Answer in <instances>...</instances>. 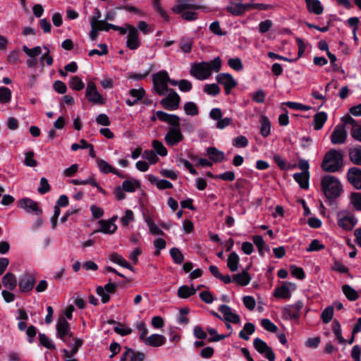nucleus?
Wrapping results in <instances>:
<instances>
[{
	"instance_id": "1",
	"label": "nucleus",
	"mask_w": 361,
	"mask_h": 361,
	"mask_svg": "<svg viewBox=\"0 0 361 361\" xmlns=\"http://www.w3.org/2000/svg\"><path fill=\"white\" fill-rule=\"evenodd\" d=\"M158 119L168 123L170 127L166 133L164 140L169 146H175L182 142L184 136L180 130V118L176 114H169L162 111H157Z\"/></svg>"
},
{
	"instance_id": "2",
	"label": "nucleus",
	"mask_w": 361,
	"mask_h": 361,
	"mask_svg": "<svg viewBox=\"0 0 361 361\" xmlns=\"http://www.w3.org/2000/svg\"><path fill=\"white\" fill-rule=\"evenodd\" d=\"M221 68V60L216 57L209 62L195 63L190 69V74L199 80H204L212 75L213 72H219Z\"/></svg>"
},
{
	"instance_id": "3",
	"label": "nucleus",
	"mask_w": 361,
	"mask_h": 361,
	"mask_svg": "<svg viewBox=\"0 0 361 361\" xmlns=\"http://www.w3.org/2000/svg\"><path fill=\"white\" fill-rule=\"evenodd\" d=\"M343 166V155L341 151L331 149L323 159L321 167L323 171L330 173L339 171Z\"/></svg>"
},
{
	"instance_id": "4",
	"label": "nucleus",
	"mask_w": 361,
	"mask_h": 361,
	"mask_svg": "<svg viewBox=\"0 0 361 361\" xmlns=\"http://www.w3.org/2000/svg\"><path fill=\"white\" fill-rule=\"evenodd\" d=\"M322 190L328 199L338 197L342 191V185L339 180L334 176H324L321 182Z\"/></svg>"
},
{
	"instance_id": "5",
	"label": "nucleus",
	"mask_w": 361,
	"mask_h": 361,
	"mask_svg": "<svg viewBox=\"0 0 361 361\" xmlns=\"http://www.w3.org/2000/svg\"><path fill=\"white\" fill-rule=\"evenodd\" d=\"M168 80L169 76L166 71H161L153 75V84L156 92L164 96L168 92Z\"/></svg>"
},
{
	"instance_id": "6",
	"label": "nucleus",
	"mask_w": 361,
	"mask_h": 361,
	"mask_svg": "<svg viewBox=\"0 0 361 361\" xmlns=\"http://www.w3.org/2000/svg\"><path fill=\"white\" fill-rule=\"evenodd\" d=\"M338 224L342 228L350 231L357 224V219L354 215L346 210L341 211L337 214Z\"/></svg>"
},
{
	"instance_id": "7",
	"label": "nucleus",
	"mask_w": 361,
	"mask_h": 361,
	"mask_svg": "<svg viewBox=\"0 0 361 361\" xmlns=\"http://www.w3.org/2000/svg\"><path fill=\"white\" fill-rule=\"evenodd\" d=\"M302 307L303 302L302 301H297L293 305L284 307L282 310L283 318L285 319H298Z\"/></svg>"
},
{
	"instance_id": "8",
	"label": "nucleus",
	"mask_w": 361,
	"mask_h": 361,
	"mask_svg": "<svg viewBox=\"0 0 361 361\" xmlns=\"http://www.w3.org/2000/svg\"><path fill=\"white\" fill-rule=\"evenodd\" d=\"M180 102V96L175 91L171 90L166 97L160 101V104L165 109L174 111L178 108Z\"/></svg>"
},
{
	"instance_id": "9",
	"label": "nucleus",
	"mask_w": 361,
	"mask_h": 361,
	"mask_svg": "<svg viewBox=\"0 0 361 361\" xmlns=\"http://www.w3.org/2000/svg\"><path fill=\"white\" fill-rule=\"evenodd\" d=\"M296 289V285L291 282H283L281 286L275 288L274 295L278 298L288 300L291 293Z\"/></svg>"
},
{
	"instance_id": "10",
	"label": "nucleus",
	"mask_w": 361,
	"mask_h": 361,
	"mask_svg": "<svg viewBox=\"0 0 361 361\" xmlns=\"http://www.w3.org/2000/svg\"><path fill=\"white\" fill-rule=\"evenodd\" d=\"M345 123L338 124L335 126L331 135V142L334 145H341L345 142L348 133L345 130Z\"/></svg>"
},
{
	"instance_id": "11",
	"label": "nucleus",
	"mask_w": 361,
	"mask_h": 361,
	"mask_svg": "<svg viewBox=\"0 0 361 361\" xmlns=\"http://www.w3.org/2000/svg\"><path fill=\"white\" fill-rule=\"evenodd\" d=\"M86 97L90 102L98 104H103L105 99L99 93L96 85L92 81L87 82L86 88Z\"/></svg>"
},
{
	"instance_id": "12",
	"label": "nucleus",
	"mask_w": 361,
	"mask_h": 361,
	"mask_svg": "<svg viewBox=\"0 0 361 361\" xmlns=\"http://www.w3.org/2000/svg\"><path fill=\"white\" fill-rule=\"evenodd\" d=\"M140 45L139 34L137 28L132 25H128V32L126 37V46L131 50L138 49Z\"/></svg>"
},
{
	"instance_id": "13",
	"label": "nucleus",
	"mask_w": 361,
	"mask_h": 361,
	"mask_svg": "<svg viewBox=\"0 0 361 361\" xmlns=\"http://www.w3.org/2000/svg\"><path fill=\"white\" fill-rule=\"evenodd\" d=\"M18 207L27 213L41 214L42 209L39 207L37 203L30 198H23L18 201Z\"/></svg>"
},
{
	"instance_id": "14",
	"label": "nucleus",
	"mask_w": 361,
	"mask_h": 361,
	"mask_svg": "<svg viewBox=\"0 0 361 361\" xmlns=\"http://www.w3.org/2000/svg\"><path fill=\"white\" fill-rule=\"evenodd\" d=\"M253 345L255 349L269 361H274L275 354L273 350L267 345V344L259 338H256L253 341Z\"/></svg>"
},
{
	"instance_id": "15",
	"label": "nucleus",
	"mask_w": 361,
	"mask_h": 361,
	"mask_svg": "<svg viewBox=\"0 0 361 361\" xmlns=\"http://www.w3.org/2000/svg\"><path fill=\"white\" fill-rule=\"evenodd\" d=\"M216 81L224 86L226 94H229L231 90L237 85L236 80L229 73H220L216 77Z\"/></svg>"
},
{
	"instance_id": "16",
	"label": "nucleus",
	"mask_w": 361,
	"mask_h": 361,
	"mask_svg": "<svg viewBox=\"0 0 361 361\" xmlns=\"http://www.w3.org/2000/svg\"><path fill=\"white\" fill-rule=\"evenodd\" d=\"M202 8L199 4H193L190 0H178L172 10L176 13H181L187 10H197Z\"/></svg>"
},
{
	"instance_id": "17",
	"label": "nucleus",
	"mask_w": 361,
	"mask_h": 361,
	"mask_svg": "<svg viewBox=\"0 0 361 361\" xmlns=\"http://www.w3.org/2000/svg\"><path fill=\"white\" fill-rule=\"evenodd\" d=\"M347 178L350 184L356 189H361V169L352 167L348 169Z\"/></svg>"
},
{
	"instance_id": "18",
	"label": "nucleus",
	"mask_w": 361,
	"mask_h": 361,
	"mask_svg": "<svg viewBox=\"0 0 361 361\" xmlns=\"http://www.w3.org/2000/svg\"><path fill=\"white\" fill-rule=\"evenodd\" d=\"M219 310L223 314L224 320L233 324L240 322V317L229 306L222 305L219 307Z\"/></svg>"
},
{
	"instance_id": "19",
	"label": "nucleus",
	"mask_w": 361,
	"mask_h": 361,
	"mask_svg": "<svg viewBox=\"0 0 361 361\" xmlns=\"http://www.w3.org/2000/svg\"><path fill=\"white\" fill-rule=\"evenodd\" d=\"M145 355L142 352L135 351L130 348H126V351L122 354L121 361H144Z\"/></svg>"
},
{
	"instance_id": "20",
	"label": "nucleus",
	"mask_w": 361,
	"mask_h": 361,
	"mask_svg": "<svg viewBox=\"0 0 361 361\" xmlns=\"http://www.w3.org/2000/svg\"><path fill=\"white\" fill-rule=\"evenodd\" d=\"M56 330L60 338L64 342L66 341V336H71L69 324L64 317L59 319L56 324Z\"/></svg>"
},
{
	"instance_id": "21",
	"label": "nucleus",
	"mask_w": 361,
	"mask_h": 361,
	"mask_svg": "<svg viewBox=\"0 0 361 361\" xmlns=\"http://www.w3.org/2000/svg\"><path fill=\"white\" fill-rule=\"evenodd\" d=\"M99 228L95 230L93 233H103L105 234H114L117 230V226L116 224L109 222L108 220H99L98 221Z\"/></svg>"
},
{
	"instance_id": "22",
	"label": "nucleus",
	"mask_w": 361,
	"mask_h": 361,
	"mask_svg": "<svg viewBox=\"0 0 361 361\" xmlns=\"http://www.w3.org/2000/svg\"><path fill=\"white\" fill-rule=\"evenodd\" d=\"M345 123L351 126V136L359 142H361V124H358L357 121L350 116L344 119Z\"/></svg>"
},
{
	"instance_id": "23",
	"label": "nucleus",
	"mask_w": 361,
	"mask_h": 361,
	"mask_svg": "<svg viewBox=\"0 0 361 361\" xmlns=\"http://www.w3.org/2000/svg\"><path fill=\"white\" fill-rule=\"evenodd\" d=\"M166 338L164 336L159 334H153L147 336L144 341V343L150 347H160L166 343Z\"/></svg>"
},
{
	"instance_id": "24",
	"label": "nucleus",
	"mask_w": 361,
	"mask_h": 361,
	"mask_svg": "<svg viewBox=\"0 0 361 361\" xmlns=\"http://www.w3.org/2000/svg\"><path fill=\"white\" fill-rule=\"evenodd\" d=\"M145 91L142 87L138 89H131L129 91L130 98L126 99V103L128 106H134L138 101L143 98Z\"/></svg>"
},
{
	"instance_id": "25",
	"label": "nucleus",
	"mask_w": 361,
	"mask_h": 361,
	"mask_svg": "<svg viewBox=\"0 0 361 361\" xmlns=\"http://www.w3.org/2000/svg\"><path fill=\"white\" fill-rule=\"evenodd\" d=\"M35 283V279L33 276H25L19 281V289L22 293H27L33 288Z\"/></svg>"
},
{
	"instance_id": "26",
	"label": "nucleus",
	"mask_w": 361,
	"mask_h": 361,
	"mask_svg": "<svg viewBox=\"0 0 361 361\" xmlns=\"http://www.w3.org/2000/svg\"><path fill=\"white\" fill-rule=\"evenodd\" d=\"M2 283L6 289L13 290L17 286L16 276L11 272H7L2 278Z\"/></svg>"
},
{
	"instance_id": "27",
	"label": "nucleus",
	"mask_w": 361,
	"mask_h": 361,
	"mask_svg": "<svg viewBox=\"0 0 361 361\" xmlns=\"http://www.w3.org/2000/svg\"><path fill=\"white\" fill-rule=\"evenodd\" d=\"M250 281L251 277L247 271H243L233 276V281L242 286L248 285Z\"/></svg>"
},
{
	"instance_id": "28",
	"label": "nucleus",
	"mask_w": 361,
	"mask_h": 361,
	"mask_svg": "<svg viewBox=\"0 0 361 361\" xmlns=\"http://www.w3.org/2000/svg\"><path fill=\"white\" fill-rule=\"evenodd\" d=\"M307 8L310 13L320 15L324 11V8L319 0H305Z\"/></svg>"
},
{
	"instance_id": "29",
	"label": "nucleus",
	"mask_w": 361,
	"mask_h": 361,
	"mask_svg": "<svg viewBox=\"0 0 361 361\" xmlns=\"http://www.w3.org/2000/svg\"><path fill=\"white\" fill-rule=\"evenodd\" d=\"M207 155L214 162H221L224 159V153L216 147H210L207 149Z\"/></svg>"
},
{
	"instance_id": "30",
	"label": "nucleus",
	"mask_w": 361,
	"mask_h": 361,
	"mask_svg": "<svg viewBox=\"0 0 361 361\" xmlns=\"http://www.w3.org/2000/svg\"><path fill=\"white\" fill-rule=\"evenodd\" d=\"M252 241L258 249L259 254L261 256H264L265 252L269 251V247L264 243L263 238L261 235H254L252 237Z\"/></svg>"
},
{
	"instance_id": "31",
	"label": "nucleus",
	"mask_w": 361,
	"mask_h": 361,
	"mask_svg": "<svg viewBox=\"0 0 361 361\" xmlns=\"http://www.w3.org/2000/svg\"><path fill=\"white\" fill-rule=\"evenodd\" d=\"M240 257L235 252H232L227 259V267L231 271H236L238 269Z\"/></svg>"
},
{
	"instance_id": "32",
	"label": "nucleus",
	"mask_w": 361,
	"mask_h": 361,
	"mask_svg": "<svg viewBox=\"0 0 361 361\" xmlns=\"http://www.w3.org/2000/svg\"><path fill=\"white\" fill-rule=\"evenodd\" d=\"M327 120V114L324 111L319 112L314 116L313 126L314 129L319 130L322 128L324 124Z\"/></svg>"
},
{
	"instance_id": "33",
	"label": "nucleus",
	"mask_w": 361,
	"mask_h": 361,
	"mask_svg": "<svg viewBox=\"0 0 361 361\" xmlns=\"http://www.w3.org/2000/svg\"><path fill=\"white\" fill-rule=\"evenodd\" d=\"M293 178L301 188L307 190L309 188L310 174L305 173H295L293 175Z\"/></svg>"
},
{
	"instance_id": "34",
	"label": "nucleus",
	"mask_w": 361,
	"mask_h": 361,
	"mask_svg": "<svg viewBox=\"0 0 361 361\" xmlns=\"http://www.w3.org/2000/svg\"><path fill=\"white\" fill-rule=\"evenodd\" d=\"M140 186V183L136 179L126 180L122 183V188L127 192H134Z\"/></svg>"
},
{
	"instance_id": "35",
	"label": "nucleus",
	"mask_w": 361,
	"mask_h": 361,
	"mask_svg": "<svg viewBox=\"0 0 361 361\" xmlns=\"http://www.w3.org/2000/svg\"><path fill=\"white\" fill-rule=\"evenodd\" d=\"M109 259L122 267L133 270V267L128 263V262L118 253H112L109 256Z\"/></svg>"
},
{
	"instance_id": "36",
	"label": "nucleus",
	"mask_w": 361,
	"mask_h": 361,
	"mask_svg": "<svg viewBox=\"0 0 361 361\" xmlns=\"http://www.w3.org/2000/svg\"><path fill=\"white\" fill-rule=\"evenodd\" d=\"M349 158L353 164L361 165V147L351 148L349 150Z\"/></svg>"
},
{
	"instance_id": "37",
	"label": "nucleus",
	"mask_w": 361,
	"mask_h": 361,
	"mask_svg": "<svg viewBox=\"0 0 361 361\" xmlns=\"http://www.w3.org/2000/svg\"><path fill=\"white\" fill-rule=\"evenodd\" d=\"M152 146L157 155L166 157L168 154V150L161 142L154 140L152 142Z\"/></svg>"
},
{
	"instance_id": "38",
	"label": "nucleus",
	"mask_w": 361,
	"mask_h": 361,
	"mask_svg": "<svg viewBox=\"0 0 361 361\" xmlns=\"http://www.w3.org/2000/svg\"><path fill=\"white\" fill-rule=\"evenodd\" d=\"M241 6L243 13L247 11H250L252 9L267 10L271 8V6L269 4H264L247 3L241 4Z\"/></svg>"
},
{
	"instance_id": "39",
	"label": "nucleus",
	"mask_w": 361,
	"mask_h": 361,
	"mask_svg": "<svg viewBox=\"0 0 361 361\" xmlns=\"http://www.w3.org/2000/svg\"><path fill=\"white\" fill-rule=\"evenodd\" d=\"M255 325L252 323H246L244 325L243 330H241L239 333V337L244 340H249V336L255 332Z\"/></svg>"
},
{
	"instance_id": "40",
	"label": "nucleus",
	"mask_w": 361,
	"mask_h": 361,
	"mask_svg": "<svg viewBox=\"0 0 361 361\" xmlns=\"http://www.w3.org/2000/svg\"><path fill=\"white\" fill-rule=\"evenodd\" d=\"M145 221L148 226L149 233L152 235H164V233L162 230H161L157 225L154 224L152 219L150 217H145Z\"/></svg>"
},
{
	"instance_id": "41",
	"label": "nucleus",
	"mask_w": 361,
	"mask_h": 361,
	"mask_svg": "<svg viewBox=\"0 0 361 361\" xmlns=\"http://www.w3.org/2000/svg\"><path fill=\"white\" fill-rule=\"evenodd\" d=\"M196 289L192 286L188 287L187 286H182L178 290V296L180 298H188L190 296L195 294Z\"/></svg>"
},
{
	"instance_id": "42",
	"label": "nucleus",
	"mask_w": 361,
	"mask_h": 361,
	"mask_svg": "<svg viewBox=\"0 0 361 361\" xmlns=\"http://www.w3.org/2000/svg\"><path fill=\"white\" fill-rule=\"evenodd\" d=\"M142 157L152 165L157 164L159 160L156 153L151 149L145 150L142 154Z\"/></svg>"
},
{
	"instance_id": "43",
	"label": "nucleus",
	"mask_w": 361,
	"mask_h": 361,
	"mask_svg": "<svg viewBox=\"0 0 361 361\" xmlns=\"http://www.w3.org/2000/svg\"><path fill=\"white\" fill-rule=\"evenodd\" d=\"M185 114L188 116H197L199 114V109L197 104L193 102H188L183 106Z\"/></svg>"
},
{
	"instance_id": "44",
	"label": "nucleus",
	"mask_w": 361,
	"mask_h": 361,
	"mask_svg": "<svg viewBox=\"0 0 361 361\" xmlns=\"http://www.w3.org/2000/svg\"><path fill=\"white\" fill-rule=\"evenodd\" d=\"M342 290L349 300L354 301L359 297L357 292L349 285L343 286Z\"/></svg>"
},
{
	"instance_id": "45",
	"label": "nucleus",
	"mask_w": 361,
	"mask_h": 361,
	"mask_svg": "<svg viewBox=\"0 0 361 361\" xmlns=\"http://www.w3.org/2000/svg\"><path fill=\"white\" fill-rule=\"evenodd\" d=\"M226 11L236 16L243 14L241 3L230 2V4L226 6Z\"/></svg>"
},
{
	"instance_id": "46",
	"label": "nucleus",
	"mask_w": 361,
	"mask_h": 361,
	"mask_svg": "<svg viewBox=\"0 0 361 361\" xmlns=\"http://www.w3.org/2000/svg\"><path fill=\"white\" fill-rule=\"evenodd\" d=\"M111 23H108L105 20H99L96 21V20H93L92 22H90L91 27H94L95 29L99 28V31H109L111 27Z\"/></svg>"
},
{
	"instance_id": "47",
	"label": "nucleus",
	"mask_w": 361,
	"mask_h": 361,
	"mask_svg": "<svg viewBox=\"0 0 361 361\" xmlns=\"http://www.w3.org/2000/svg\"><path fill=\"white\" fill-rule=\"evenodd\" d=\"M135 329L139 333V338L140 341H144L147 337L148 329L143 322H137L135 324Z\"/></svg>"
},
{
	"instance_id": "48",
	"label": "nucleus",
	"mask_w": 361,
	"mask_h": 361,
	"mask_svg": "<svg viewBox=\"0 0 361 361\" xmlns=\"http://www.w3.org/2000/svg\"><path fill=\"white\" fill-rule=\"evenodd\" d=\"M260 133L263 137H266L270 134L271 132L270 122L266 117H262L260 121Z\"/></svg>"
},
{
	"instance_id": "49",
	"label": "nucleus",
	"mask_w": 361,
	"mask_h": 361,
	"mask_svg": "<svg viewBox=\"0 0 361 361\" xmlns=\"http://www.w3.org/2000/svg\"><path fill=\"white\" fill-rule=\"evenodd\" d=\"M70 87L74 90H81L85 87V83L78 76H73L69 82Z\"/></svg>"
},
{
	"instance_id": "50",
	"label": "nucleus",
	"mask_w": 361,
	"mask_h": 361,
	"mask_svg": "<svg viewBox=\"0 0 361 361\" xmlns=\"http://www.w3.org/2000/svg\"><path fill=\"white\" fill-rule=\"evenodd\" d=\"M97 164L99 171L103 173H111L114 169L107 161L101 159H97Z\"/></svg>"
},
{
	"instance_id": "51",
	"label": "nucleus",
	"mask_w": 361,
	"mask_h": 361,
	"mask_svg": "<svg viewBox=\"0 0 361 361\" xmlns=\"http://www.w3.org/2000/svg\"><path fill=\"white\" fill-rule=\"evenodd\" d=\"M332 329H333V331H334V334L336 336V340L340 343H345V340L342 336L341 326V324H339V322L338 321H334V322L332 324Z\"/></svg>"
},
{
	"instance_id": "52",
	"label": "nucleus",
	"mask_w": 361,
	"mask_h": 361,
	"mask_svg": "<svg viewBox=\"0 0 361 361\" xmlns=\"http://www.w3.org/2000/svg\"><path fill=\"white\" fill-rule=\"evenodd\" d=\"M23 50L27 56L32 59H36V57L42 53V48L39 46L30 49L26 45H24L23 46Z\"/></svg>"
},
{
	"instance_id": "53",
	"label": "nucleus",
	"mask_w": 361,
	"mask_h": 361,
	"mask_svg": "<svg viewBox=\"0 0 361 361\" xmlns=\"http://www.w3.org/2000/svg\"><path fill=\"white\" fill-rule=\"evenodd\" d=\"M11 99V92L6 87H0V103L7 104Z\"/></svg>"
},
{
	"instance_id": "54",
	"label": "nucleus",
	"mask_w": 361,
	"mask_h": 361,
	"mask_svg": "<svg viewBox=\"0 0 361 361\" xmlns=\"http://www.w3.org/2000/svg\"><path fill=\"white\" fill-rule=\"evenodd\" d=\"M334 315V307L329 306L326 307L322 312L321 318L324 323L327 324L329 323Z\"/></svg>"
},
{
	"instance_id": "55",
	"label": "nucleus",
	"mask_w": 361,
	"mask_h": 361,
	"mask_svg": "<svg viewBox=\"0 0 361 361\" xmlns=\"http://www.w3.org/2000/svg\"><path fill=\"white\" fill-rule=\"evenodd\" d=\"M350 204L357 211H361V194L355 192L351 195Z\"/></svg>"
},
{
	"instance_id": "56",
	"label": "nucleus",
	"mask_w": 361,
	"mask_h": 361,
	"mask_svg": "<svg viewBox=\"0 0 361 361\" xmlns=\"http://www.w3.org/2000/svg\"><path fill=\"white\" fill-rule=\"evenodd\" d=\"M248 142L247 137L243 135H239L233 140V145L237 148L246 147Z\"/></svg>"
},
{
	"instance_id": "57",
	"label": "nucleus",
	"mask_w": 361,
	"mask_h": 361,
	"mask_svg": "<svg viewBox=\"0 0 361 361\" xmlns=\"http://www.w3.org/2000/svg\"><path fill=\"white\" fill-rule=\"evenodd\" d=\"M170 255L176 264H181L183 262L184 257L181 252L176 247H173L170 250Z\"/></svg>"
},
{
	"instance_id": "58",
	"label": "nucleus",
	"mask_w": 361,
	"mask_h": 361,
	"mask_svg": "<svg viewBox=\"0 0 361 361\" xmlns=\"http://www.w3.org/2000/svg\"><path fill=\"white\" fill-rule=\"evenodd\" d=\"M204 91L212 96L217 95L220 92V88L216 84H207L204 86Z\"/></svg>"
},
{
	"instance_id": "59",
	"label": "nucleus",
	"mask_w": 361,
	"mask_h": 361,
	"mask_svg": "<svg viewBox=\"0 0 361 361\" xmlns=\"http://www.w3.org/2000/svg\"><path fill=\"white\" fill-rule=\"evenodd\" d=\"M24 164L30 167H35L37 166V162L34 159V152H25V160Z\"/></svg>"
},
{
	"instance_id": "60",
	"label": "nucleus",
	"mask_w": 361,
	"mask_h": 361,
	"mask_svg": "<svg viewBox=\"0 0 361 361\" xmlns=\"http://www.w3.org/2000/svg\"><path fill=\"white\" fill-rule=\"evenodd\" d=\"M39 339L42 345L49 348V349H54L55 345L53 343V341L48 338L44 334H39Z\"/></svg>"
},
{
	"instance_id": "61",
	"label": "nucleus",
	"mask_w": 361,
	"mask_h": 361,
	"mask_svg": "<svg viewBox=\"0 0 361 361\" xmlns=\"http://www.w3.org/2000/svg\"><path fill=\"white\" fill-rule=\"evenodd\" d=\"M228 66L236 71H240L243 68L241 60L239 58L230 59L228 61Z\"/></svg>"
},
{
	"instance_id": "62",
	"label": "nucleus",
	"mask_w": 361,
	"mask_h": 361,
	"mask_svg": "<svg viewBox=\"0 0 361 361\" xmlns=\"http://www.w3.org/2000/svg\"><path fill=\"white\" fill-rule=\"evenodd\" d=\"M133 219V212L130 209H127L125 212L124 215L121 218L120 221L123 226H126L128 225L129 223L132 222Z\"/></svg>"
},
{
	"instance_id": "63",
	"label": "nucleus",
	"mask_w": 361,
	"mask_h": 361,
	"mask_svg": "<svg viewBox=\"0 0 361 361\" xmlns=\"http://www.w3.org/2000/svg\"><path fill=\"white\" fill-rule=\"evenodd\" d=\"M114 329L116 334L121 336H126L132 333L131 328L121 324H119L117 326H116Z\"/></svg>"
},
{
	"instance_id": "64",
	"label": "nucleus",
	"mask_w": 361,
	"mask_h": 361,
	"mask_svg": "<svg viewBox=\"0 0 361 361\" xmlns=\"http://www.w3.org/2000/svg\"><path fill=\"white\" fill-rule=\"evenodd\" d=\"M261 324L265 330L270 332H276L278 329L277 326L269 319H262Z\"/></svg>"
}]
</instances>
